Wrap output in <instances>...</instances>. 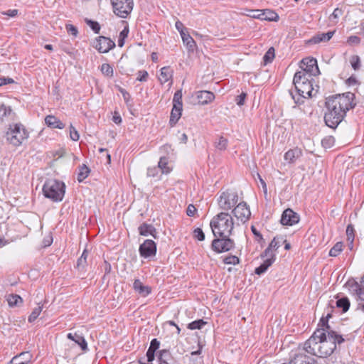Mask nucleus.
<instances>
[{
	"label": "nucleus",
	"mask_w": 364,
	"mask_h": 364,
	"mask_svg": "<svg viewBox=\"0 0 364 364\" xmlns=\"http://www.w3.org/2000/svg\"><path fill=\"white\" fill-rule=\"evenodd\" d=\"M356 105L354 92H343L328 97L326 102L327 111L325 113L326 124L336 128L343 121L346 112Z\"/></svg>",
	"instance_id": "1"
},
{
	"label": "nucleus",
	"mask_w": 364,
	"mask_h": 364,
	"mask_svg": "<svg viewBox=\"0 0 364 364\" xmlns=\"http://www.w3.org/2000/svg\"><path fill=\"white\" fill-rule=\"evenodd\" d=\"M210 225L215 237H230L234 228V220L230 214L221 212L210 220Z\"/></svg>",
	"instance_id": "2"
},
{
	"label": "nucleus",
	"mask_w": 364,
	"mask_h": 364,
	"mask_svg": "<svg viewBox=\"0 0 364 364\" xmlns=\"http://www.w3.org/2000/svg\"><path fill=\"white\" fill-rule=\"evenodd\" d=\"M344 339L334 331H325L323 338L320 340L318 357L326 358L331 355L336 348V344L341 343Z\"/></svg>",
	"instance_id": "3"
},
{
	"label": "nucleus",
	"mask_w": 364,
	"mask_h": 364,
	"mask_svg": "<svg viewBox=\"0 0 364 364\" xmlns=\"http://www.w3.org/2000/svg\"><path fill=\"white\" fill-rule=\"evenodd\" d=\"M29 137V132L21 123L9 124L6 132V141L12 146L18 147L22 145Z\"/></svg>",
	"instance_id": "4"
},
{
	"label": "nucleus",
	"mask_w": 364,
	"mask_h": 364,
	"mask_svg": "<svg viewBox=\"0 0 364 364\" xmlns=\"http://www.w3.org/2000/svg\"><path fill=\"white\" fill-rule=\"evenodd\" d=\"M44 196L54 202L61 201L65 192V185L63 182L49 179L43 185Z\"/></svg>",
	"instance_id": "5"
},
{
	"label": "nucleus",
	"mask_w": 364,
	"mask_h": 364,
	"mask_svg": "<svg viewBox=\"0 0 364 364\" xmlns=\"http://www.w3.org/2000/svg\"><path fill=\"white\" fill-rule=\"evenodd\" d=\"M313 77L305 71H298L294 74L293 83L296 91H314Z\"/></svg>",
	"instance_id": "6"
},
{
	"label": "nucleus",
	"mask_w": 364,
	"mask_h": 364,
	"mask_svg": "<svg viewBox=\"0 0 364 364\" xmlns=\"http://www.w3.org/2000/svg\"><path fill=\"white\" fill-rule=\"evenodd\" d=\"M238 200L237 193L232 190H228L220 194L218 203L221 210L228 211L235 206Z\"/></svg>",
	"instance_id": "7"
},
{
	"label": "nucleus",
	"mask_w": 364,
	"mask_h": 364,
	"mask_svg": "<svg viewBox=\"0 0 364 364\" xmlns=\"http://www.w3.org/2000/svg\"><path fill=\"white\" fill-rule=\"evenodd\" d=\"M324 329L318 328L304 344V350L311 355L318 356L320 340L323 338Z\"/></svg>",
	"instance_id": "8"
},
{
	"label": "nucleus",
	"mask_w": 364,
	"mask_h": 364,
	"mask_svg": "<svg viewBox=\"0 0 364 364\" xmlns=\"http://www.w3.org/2000/svg\"><path fill=\"white\" fill-rule=\"evenodd\" d=\"M114 14L125 18L132 12L134 6L133 0H111Z\"/></svg>",
	"instance_id": "9"
},
{
	"label": "nucleus",
	"mask_w": 364,
	"mask_h": 364,
	"mask_svg": "<svg viewBox=\"0 0 364 364\" xmlns=\"http://www.w3.org/2000/svg\"><path fill=\"white\" fill-rule=\"evenodd\" d=\"M182 111V92H175L173 98V107L169 119L171 127H173L177 124L181 117Z\"/></svg>",
	"instance_id": "10"
},
{
	"label": "nucleus",
	"mask_w": 364,
	"mask_h": 364,
	"mask_svg": "<svg viewBox=\"0 0 364 364\" xmlns=\"http://www.w3.org/2000/svg\"><path fill=\"white\" fill-rule=\"evenodd\" d=\"M234 246L235 242L230 237H215L212 242V248L217 252L230 251Z\"/></svg>",
	"instance_id": "11"
},
{
	"label": "nucleus",
	"mask_w": 364,
	"mask_h": 364,
	"mask_svg": "<svg viewBox=\"0 0 364 364\" xmlns=\"http://www.w3.org/2000/svg\"><path fill=\"white\" fill-rule=\"evenodd\" d=\"M215 99L213 92H191L189 100L191 103L193 105H204Z\"/></svg>",
	"instance_id": "12"
},
{
	"label": "nucleus",
	"mask_w": 364,
	"mask_h": 364,
	"mask_svg": "<svg viewBox=\"0 0 364 364\" xmlns=\"http://www.w3.org/2000/svg\"><path fill=\"white\" fill-rule=\"evenodd\" d=\"M232 213L235 217L242 223H245L249 220L251 212L245 202L239 203L232 210Z\"/></svg>",
	"instance_id": "13"
},
{
	"label": "nucleus",
	"mask_w": 364,
	"mask_h": 364,
	"mask_svg": "<svg viewBox=\"0 0 364 364\" xmlns=\"http://www.w3.org/2000/svg\"><path fill=\"white\" fill-rule=\"evenodd\" d=\"M95 47L100 53H105L115 47V43L109 38L99 36L96 38Z\"/></svg>",
	"instance_id": "14"
},
{
	"label": "nucleus",
	"mask_w": 364,
	"mask_h": 364,
	"mask_svg": "<svg viewBox=\"0 0 364 364\" xmlns=\"http://www.w3.org/2000/svg\"><path fill=\"white\" fill-rule=\"evenodd\" d=\"M299 221V215L290 208L286 209L281 217L280 222L283 225H294Z\"/></svg>",
	"instance_id": "15"
},
{
	"label": "nucleus",
	"mask_w": 364,
	"mask_h": 364,
	"mask_svg": "<svg viewBox=\"0 0 364 364\" xmlns=\"http://www.w3.org/2000/svg\"><path fill=\"white\" fill-rule=\"evenodd\" d=\"M301 64L303 65L301 66V71H305L307 75H311V77L312 75H316L319 71L317 61L315 58H304L301 60Z\"/></svg>",
	"instance_id": "16"
},
{
	"label": "nucleus",
	"mask_w": 364,
	"mask_h": 364,
	"mask_svg": "<svg viewBox=\"0 0 364 364\" xmlns=\"http://www.w3.org/2000/svg\"><path fill=\"white\" fill-rule=\"evenodd\" d=\"M156 246L151 240H146L139 247V252L141 257H149L156 254Z\"/></svg>",
	"instance_id": "17"
},
{
	"label": "nucleus",
	"mask_w": 364,
	"mask_h": 364,
	"mask_svg": "<svg viewBox=\"0 0 364 364\" xmlns=\"http://www.w3.org/2000/svg\"><path fill=\"white\" fill-rule=\"evenodd\" d=\"M172 75L173 70L168 66L164 67L160 70L159 80L161 84L168 82V85H170L172 83Z\"/></svg>",
	"instance_id": "18"
},
{
	"label": "nucleus",
	"mask_w": 364,
	"mask_h": 364,
	"mask_svg": "<svg viewBox=\"0 0 364 364\" xmlns=\"http://www.w3.org/2000/svg\"><path fill=\"white\" fill-rule=\"evenodd\" d=\"M289 95L294 103L298 105L304 104L306 99L313 97L312 92H289Z\"/></svg>",
	"instance_id": "19"
},
{
	"label": "nucleus",
	"mask_w": 364,
	"mask_h": 364,
	"mask_svg": "<svg viewBox=\"0 0 364 364\" xmlns=\"http://www.w3.org/2000/svg\"><path fill=\"white\" fill-rule=\"evenodd\" d=\"M46 124L53 129H63L65 125L54 115H48L45 118Z\"/></svg>",
	"instance_id": "20"
},
{
	"label": "nucleus",
	"mask_w": 364,
	"mask_h": 364,
	"mask_svg": "<svg viewBox=\"0 0 364 364\" xmlns=\"http://www.w3.org/2000/svg\"><path fill=\"white\" fill-rule=\"evenodd\" d=\"M277 237H274L273 240L271 241L269 246L266 248L264 252L262 254V257H269L272 258H274V260L276 259V255L274 254V251L277 250V249L279 247V243L277 240Z\"/></svg>",
	"instance_id": "21"
},
{
	"label": "nucleus",
	"mask_w": 364,
	"mask_h": 364,
	"mask_svg": "<svg viewBox=\"0 0 364 364\" xmlns=\"http://www.w3.org/2000/svg\"><path fill=\"white\" fill-rule=\"evenodd\" d=\"M133 288L136 292L144 297L148 296L151 291V287L144 285L139 279L134 280Z\"/></svg>",
	"instance_id": "22"
},
{
	"label": "nucleus",
	"mask_w": 364,
	"mask_h": 364,
	"mask_svg": "<svg viewBox=\"0 0 364 364\" xmlns=\"http://www.w3.org/2000/svg\"><path fill=\"white\" fill-rule=\"evenodd\" d=\"M16 113L13 112L10 107L4 105L0 106V119L1 120L13 121L16 119Z\"/></svg>",
	"instance_id": "23"
},
{
	"label": "nucleus",
	"mask_w": 364,
	"mask_h": 364,
	"mask_svg": "<svg viewBox=\"0 0 364 364\" xmlns=\"http://www.w3.org/2000/svg\"><path fill=\"white\" fill-rule=\"evenodd\" d=\"M302 155V151L296 147L292 149H289L284 154V160L287 161L289 163L293 164L299 158H300Z\"/></svg>",
	"instance_id": "24"
},
{
	"label": "nucleus",
	"mask_w": 364,
	"mask_h": 364,
	"mask_svg": "<svg viewBox=\"0 0 364 364\" xmlns=\"http://www.w3.org/2000/svg\"><path fill=\"white\" fill-rule=\"evenodd\" d=\"M32 355L29 352H22L18 355L14 357L11 364H28L31 360Z\"/></svg>",
	"instance_id": "25"
},
{
	"label": "nucleus",
	"mask_w": 364,
	"mask_h": 364,
	"mask_svg": "<svg viewBox=\"0 0 364 364\" xmlns=\"http://www.w3.org/2000/svg\"><path fill=\"white\" fill-rule=\"evenodd\" d=\"M334 31L318 33L311 38L309 41L312 43H318L321 42L328 41L333 36Z\"/></svg>",
	"instance_id": "26"
},
{
	"label": "nucleus",
	"mask_w": 364,
	"mask_h": 364,
	"mask_svg": "<svg viewBox=\"0 0 364 364\" xmlns=\"http://www.w3.org/2000/svg\"><path fill=\"white\" fill-rule=\"evenodd\" d=\"M266 259L264 260L263 263L261 264L258 267H257L255 270L256 274L260 275L265 272L267 269L274 262V258L272 257V258L269 257H265Z\"/></svg>",
	"instance_id": "27"
},
{
	"label": "nucleus",
	"mask_w": 364,
	"mask_h": 364,
	"mask_svg": "<svg viewBox=\"0 0 364 364\" xmlns=\"http://www.w3.org/2000/svg\"><path fill=\"white\" fill-rule=\"evenodd\" d=\"M159 341L156 338L151 341L150 346L146 352L148 362H151L154 360L155 351L159 348Z\"/></svg>",
	"instance_id": "28"
},
{
	"label": "nucleus",
	"mask_w": 364,
	"mask_h": 364,
	"mask_svg": "<svg viewBox=\"0 0 364 364\" xmlns=\"http://www.w3.org/2000/svg\"><path fill=\"white\" fill-rule=\"evenodd\" d=\"M183 43L186 46L188 50H193L196 46V42L193 38L189 35L188 32H184L181 34Z\"/></svg>",
	"instance_id": "29"
},
{
	"label": "nucleus",
	"mask_w": 364,
	"mask_h": 364,
	"mask_svg": "<svg viewBox=\"0 0 364 364\" xmlns=\"http://www.w3.org/2000/svg\"><path fill=\"white\" fill-rule=\"evenodd\" d=\"M6 300L10 307H14L23 303L22 298L18 294H9L6 296Z\"/></svg>",
	"instance_id": "30"
},
{
	"label": "nucleus",
	"mask_w": 364,
	"mask_h": 364,
	"mask_svg": "<svg viewBox=\"0 0 364 364\" xmlns=\"http://www.w3.org/2000/svg\"><path fill=\"white\" fill-rule=\"evenodd\" d=\"M139 230L140 235L144 236H148L149 235H154V232H156L155 228L151 225H147L146 223L140 225Z\"/></svg>",
	"instance_id": "31"
},
{
	"label": "nucleus",
	"mask_w": 364,
	"mask_h": 364,
	"mask_svg": "<svg viewBox=\"0 0 364 364\" xmlns=\"http://www.w3.org/2000/svg\"><path fill=\"white\" fill-rule=\"evenodd\" d=\"M168 161L166 157H161L158 164V168L161 170L163 173L168 174L171 172V168L168 166Z\"/></svg>",
	"instance_id": "32"
},
{
	"label": "nucleus",
	"mask_w": 364,
	"mask_h": 364,
	"mask_svg": "<svg viewBox=\"0 0 364 364\" xmlns=\"http://www.w3.org/2000/svg\"><path fill=\"white\" fill-rule=\"evenodd\" d=\"M90 172V170L86 165H82L80 168V171L77 176L78 181L82 182L83 180H85L88 176Z\"/></svg>",
	"instance_id": "33"
},
{
	"label": "nucleus",
	"mask_w": 364,
	"mask_h": 364,
	"mask_svg": "<svg viewBox=\"0 0 364 364\" xmlns=\"http://www.w3.org/2000/svg\"><path fill=\"white\" fill-rule=\"evenodd\" d=\"M343 244L342 242H336L329 251V256L337 257L343 250Z\"/></svg>",
	"instance_id": "34"
},
{
	"label": "nucleus",
	"mask_w": 364,
	"mask_h": 364,
	"mask_svg": "<svg viewBox=\"0 0 364 364\" xmlns=\"http://www.w3.org/2000/svg\"><path fill=\"white\" fill-rule=\"evenodd\" d=\"M336 306L342 309L343 312H346L350 307V301L346 297L341 298L336 301Z\"/></svg>",
	"instance_id": "35"
},
{
	"label": "nucleus",
	"mask_w": 364,
	"mask_h": 364,
	"mask_svg": "<svg viewBox=\"0 0 364 364\" xmlns=\"http://www.w3.org/2000/svg\"><path fill=\"white\" fill-rule=\"evenodd\" d=\"M129 30L128 26H125L124 29L119 33L118 39V46L123 47L124 45L125 38L128 36Z\"/></svg>",
	"instance_id": "36"
},
{
	"label": "nucleus",
	"mask_w": 364,
	"mask_h": 364,
	"mask_svg": "<svg viewBox=\"0 0 364 364\" xmlns=\"http://www.w3.org/2000/svg\"><path fill=\"white\" fill-rule=\"evenodd\" d=\"M228 144V141L226 138L223 136H220L218 139V141L215 142V147L219 151H225L226 150Z\"/></svg>",
	"instance_id": "37"
},
{
	"label": "nucleus",
	"mask_w": 364,
	"mask_h": 364,
	"mask_svg": "<svg viewBox=\"0 0 364 364\" xmlns=\"http://www.w3.org/2000/svg\"><path fill=\"white\" fill-rule=\"evenodd\" d=\"M347 240L350 242V249L353 248V242L354 240V228L352 225H348L346 228Z\"/></svg>",
	"instance_id": "38"
},
{
	"label": "nucleus",
	"mask_w": 364,
	"mask_h": 364,
	"mask_svg": "<svg viewBox=\"0 0 364 364\" xmlns=\"http://www.w3.org/2000/svg\"><path fill=\"white\" fill-rule=\"evenodd\" d=\"M331 317V314H328L326 315V317H322L321 319H320V321H319V323H318V326L321 327L320 328H323L325 329V331H330V326L328 325V319L329 318Z\"/></svg>",
	"instance_id": "39"
},
{
	"label": "nucleus",
	"mask_w": 364,
	"mask_h": 364,
	"mask_svg": "<svg viewBox=\"0 0 364 364\" xmlns=\"http://www.w3.org/2000/svg\"><path fill=\"white\" fill-rule=\"evenodd\" d=\"M259 18L264 20L274 21L277 18H278V16L276 13L270 10H267L262 14V16Z\"/></svg>",
	"instance_id": "40"
},
{
	"label": "nucleus",
	"mask_w": 364,
	"mask_h": 364,
	"mask_svg": "<svg viewBox=\"0 0 364 364\" xmlns=\"http://www.w3.org/2000/svg\"><path fill=\"white\" fill-rule=\"evenodd\" d=\"M334 143L335 139L332 136H327L321 141L322 146L326 149L332 147L334 145Z\"/></svg>",
	"instance_id": "41"
},
{
	"label": "nucleus",
	"mask_w": 364,
	"mask_h": 364,
	"mask_svg": "<svg viewBox=\"0 0 364 364\" xmlns=\"http://www.w3.org/2000/svg\"><path fill=\"white\" fill-rule=\"evenodd\" d=\"M205 324L206 322L203 319H198L190 323L188 328L191 330L200 329Z\"/></svg>",
	"instance_id": "42"
},
{
	"label": "nucleus",
	"mask_w": 364,
	"mask_h": 364,
	"mask_svg": "<svg viewBox=\"0 0 364 364\" xmlns=\"http://www.w3.org/2000/svg\"><path fill=\"white\" fill-rule=\"evenodd\" d=\"M75 342L80 346L83 351H86L87 350V344L84 337L75 333Z\"/></svg>",
	"instance_id": "43"
},
{
	"label": "nucleus",
	"mask_w": 364,
	"mask_h": 364,
	"mask_svg": "<svg viewBox=\"0 0 364 364\" xmlns=\"http://www.w3.org/2000/svg\"><path fill=\"white\" fill-rule=\"evenodd\" d=\"M43 306H38V307L35 308L31 315L28 316V321L30 323L33 322L40 315L41 312L42 311Z\"/></svg>",
	"instance_id": "44"
},
{
	"label": "nucleus",
	"mask_w": 364,
	"mask_h": 364,
	"mask_svg": "<svg viewBox=\"0 0 364 364\" xmlns=\"http://www.w3.org/2000/svg\"><path fill=\"white\" fill-rule=\"evenodd\" d=\"M85 21L95 33H100V26L98 22L88 18H85Z\"/></svg>",
	"instance_id": "45"
},
{
	"label": "nucleus",
	"mask_w": 364,
	"mask_h": 364,
	"mask_svg": "<svg viewBox=\"0 0 364 364\" xmlns=\"http://www.w3.org/2000/svg\"><path fill=\"white\" fill-rule=\"evenodd\" d=\"M101 71L106 76L111 77L113 75V68L109 64H102L101 66Z\"/></svg>",
	"instance_id": "46"
},
{
	"label": "nucleus",
	"mask_w": 364,
	"mask_h": 364,
	"mask_svg": "<svg viewBox=\"0 0 364 364\" xmlns=\"http://www.w3.org/2000/svg\"><path fill=\"white\" fill-rule=\"evenodd\" d=\"M274 58V48L271 47L264 54L263 59L265 63L272 62Z\"/></svg>",
	"instance_id": "47"
},
{
	"label": "nucleus",
	"mask_w": 364,
	"mask_h": 364,
	"mask_svg": "<svg viewBox=\"0 0 364 364\" xmlns=\"http://www.w3.org/2000/svg\"><path fill=\"white\" fill-rule=\"evenodd\" d=\"M350 63L355 70H359L360 67V60L358 55H353L350 57Z\"/></svg>",
	"instance_id": "48"
},
{
	"label": "nucleus",
	"mask_w": 364,
	"mask_h": 364,
	"mask_svg": "<svg viewBox=\"0 0 364 364\" xmlns=\"http://www.w3.org/2000/svg\"><path fill=\"white\" fill-rule=\"evenodd\" d=\"M88 253L86 250H85L81 255V257L78 259L77 262V267L78 268L80 267H84L86 264V260L87 257Z\"/></svg>",
	"instance_id": "49"
},
{
	"label": "nucleus",
	"mask_w": 364,
	"mask_h": 364,
	"mask_svg": "<svg viewBox=\"0 0 364 364\" xmlns=\"http://www.w3.org/2000/svg\"><path fill=\"white\" fill-rule=\"evenodd\" d=\"M70 137L73 141H77L79 140L80 134L75 128L70 124Z\"/></svg>",
	"instance_id": "50"
},
{
	"label": "nucleus",
	"mask_w": 364,
	"mask_h": 364,
	"mask_svg": "<svg viewBox=\"0 0 364 364\" xmlns=\"http://www.w3.org/2000/svg\"><path fill=\"white\" fill-rule=\"evenodd\" d=\"M342 15V10L339 9H336L329 16V19L331 21L334 23L337 22L338 18Z\"/></svg>",
	"instance_id": "51"
},
{
	"label": "nucleus",
	"mask_w": 364,
	"mask_h": 364,
	"mask_svg": "<svg viewBox=\"0 0 364 364\" xmlns=\"http://www.w3.org/2000/svg\"><path fill=\"white\" fill-rule=\"evenodd\" d=\"M193 236L195 238L198 240L199 241H203L205 239V234L203 232L202 229L197 228L193 231Z\"/></svg>",
	"instance_id": "52"
},
{
	"label": "nucleus",
	"mask_w": 364,
	"mask_h": 364,
	"mask_svg": "<svg viewBox=\"0 0 364 364\" xmlns=\"http://www.w3.org/2000/svg\"><path fill=\"white\" fill-rule=\"evenodd\" d=\"M224 262L228 264H236L239 263V258L236 256H228L224 259Z\"/></svg>",
	"instance_id": "53"
},
{
	"label": "nucleus",
	"mask_w": 364,
	"mask_h": 364,
	"mask_svg": "<svg viewBox=\"0 0 364 364\" xmlns=\"http://www.w3.org/2000/svg\"><path fill=\"white\" fill-rule=\"evenodd\" d=\"M122 97L127 105L131 108L133 106L132 100L129 92H122Z\"/></svg>",
	"instance_id": "54"
},
{
	"label": "nucleus",
	"mask_w": 364,
	"mask_h": 364,
	"mask_svg": "<svg viewBox=\"0 0 364 364\" xmlns=\"http://www.w3.org/2000/svg\"><path fill=\"white\" fill-rule=\"evenodd\" d=\"M66 29H67V31L68 33H70L74 36H77L78 31H77V28L75 26H74L72 24H68V25H66Z\"/></svg>",
	"instance_id": "55"
},
{
	"label": "nucleus",
	"mask_w": 364,
	"mask_h": 364,
	"mask_svg": "<svg viewBox=\"0 0 364 364\" xmlns=\"http://www.w3.org/2000/svg\"><path fill=\"white\" fill-rule=\"evenodd\" d=\"M347 42L350 45H358L360 42V39L356 36H350L348 37Z\"/></svg>",
	"instance_id": "56"
},
{
	"label": "nucleus",
	"mask_w": 364,
	"mask_h": 364,
	"mask_svg": "<svg viewBox=\"0 0 364 364\" xmlns=\"http://www.w3.org/2000/svg\"><path fill=\"white\" fill-rule=\"evenodd\" d=\"M197 209L193 204H190L186 210V213L188 216L193 217L194 216L195 213H196Z\"/></svg>",
	"instance_id": "57"
},
{
	"label": "nucleus",
	"mask_w": 364,
	"mask_h": 364,
	"mask_svg": "<svg viewBox=\"0 0 364 364\" xmlns=\"http://www.w3.org/2000/svg\"><path fill=\"white\" fill-rule=\"evenodd\" d=\"M246 96L247 95L245 92H241V94L237 97V104L239 106H242L244 105Z\"/></svg>",
	"instance_id": "58"
},
{
	"label": "nucleus",
	"mask_w": 364,
	"mask_h": 364,
	"mask_svg": "<svg viewBox=\"0 0 364 364\" xmlns=\"http://www.w3.org/2000/svg\"><path fill=\"white\" fill-rule=\"evenodd\" d=\"M176 28L179 31L180 35L186 31V28L184 27L182 22L177 21L175 23Z\"/></svg>",
	"instance_id": "59"
},
{
	"label": "nucleus",
	"mask_w": 364,
	"mask_h": 364,
	"mask_svg": "<svg viewBox=\"0 0 364 364\" xmlns=\"http://www.w3.org/2000/svg\"><path fill=\"white\" fill-rule=\"evenodd\" d=\"M158 173V167L149 168L147 169V176L148 177H154Z\"/></svg>",
	"instance_id": "60"
},
{
	"label": "nucleus",
	"mask_w": 364,
	"mask_h": 364,
	"mask_svg": "<svg viewBox=\"0 0 364 364\" xmlns=\"http://www.w3.org/2000/svg\"><path fill=\"white\" fill-rule=\"evenodd\" d=\"M148 77V73L145 70H141L138 73L137 80L139 81H145Z\"/></svg>",
	"instance_id": "61"
},
{
	"label": "nucleus",
	"mask_w": 364,
	"mask_h": 364,
	"mask_svg": "<svg viewBox=\"0 0 364 364\" xmlns=\"http://www.w3.org/2000/svg\"><path fill=\"white\" fill-rule=\"evenodd\" d=\"M10 83H14V80L11 77H0V87Z\"/></svg>",
	"instance_id": "62"
},
{
	"label": "nucleus",
	"mask_w": 364,
	"mask_h": 364,
	"mask_svg": "<svg viewBox=\"0 0 364 364\" xmlns=\"http://www.w3.org/2000/svg\"><path fill=\"white\" fill-rule=\"evenodd\" d=\"M257 176L259 181V183L262 185L264 195H267V184H266L265 181L262 179V178L261 177V176L259 173H257Z\"/></svg>",
	"instance_id": "63"
},
{
	"label": "nucleus",
	"mask_w": 364,
	"mask_h": 364,
	"mask_svg": "<svg viewBox=\"0 0 364 364\" xmlns=\"http://www.w3.org/2000/svg\"><path fill=\"white\" fill-rule=\"evenodd\" d=\"M112 120L115 124H119L122 122V117L117 112H114V114L112 117Z\"/></svg>",
	"instance_id": "64"
}]
</instances>
